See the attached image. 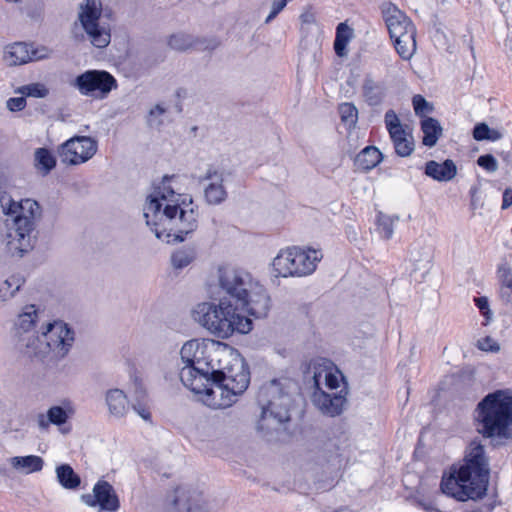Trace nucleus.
<instances>
[{"label": "nucleus", "mask_w": 512, "mask_h": 512, "mask_svg": "<svg viewBox=\"0 0 512 512\" xmlns=\"http://www.w3.org/2000/svg\"><path fill=\"white\" fill-rule=\"evenodd\" d=\"M340 118L343 124L349 129L355 128L358 122V110L353 103L345 102L338 108Z\"/></svg>", "instance_id": "79ce46f5"}, {"label": "nucleus", "mask_w": 512, "mask_h": 512, "mask_svg": "<svg viewBox=\"0 0 512 512\" xmlns=\"http://www.w3.org/2000/svg\"><path fill=\"white\" fill-rule=\"evenodd\" d=\"M166 109L161 105H156L154 108L150 110L151 117H159L165 113Z\"/></svg>", "instance_id": "bf43d9fd"}, {"label": "nucleus", "mask_w": 512, "mask_h": 512, "mask_svg": "<svg viewBox=\"0 0 512 512\" xmlns=\"http://www.w3.org/2000/svg\"><path fill=\"white\" fill-rule=\"evenodd\" d=\"M34 161L36 169L42 174H48L56 165L53 154L45 148H39L35 151Z\"/></svg>", "instance_id": "ea45409f"}, {"label": "nucleus", "mask_w": 512, "mask_h": 512, "mask_svg": "<svg viewBox=\"0 0 512 512\" xmlns=\"http://www.w3.org/2000/svg\"><path fill=\"white\" fill-rule=\"evenodd\" d=\"M363 95L370 105H377L384 96L383 87L371 77H366L362 86Z\"/></svg>", "instance_id": "4c0bfd02"}, {"label": "nucleus", "mask_w": 512, "mask_h": 512, "mask_svg": "<svg viewBox=\"0 0 512 512\" xmlns=\"http://www.w3.org/2000/svg\"><path fill=\"white\" fill-rule=\"evenodd\" d=\"M419 505L428 512H439V510L434 506L432 502L419 501Z\"/></svg>", "instance_id": "13d9d810"}, {"label": "nucleus", "mask_w": 512, "mask_h": 512, "mask_svg": "<svg viewBox=\"0 0 512 512\" xmlns=\"http://www.w3.org/2000/svg\"><path fill=\"white\" fill-rule=\"evenodd\" d=\"M195 258L191 250H178L171 256L172 266L176 269L187 267Z\"/></svg>", "instance_id": "a18cd8bd"}, {"label": "nucleus", "mask_w": 512, "mask_h": 512, "mask_svg": "<svg viewBox=\"0 0 512 512\" xmlns=\"http://www.w3.org/2000/svg\"><path fill=\"white\" fill-rule=\"evenodd\" d=\"M489 127L485 123H480L475 126L473 130V137L477 141L487 140Z\"/></svg>", "instance_id": "603ef678"}, {"label": "nucleus", "mask_w": 512, "mask_h": 512, "mask_svg": "<svg viewBox=\"0 0 512 512\" xmlns=\"http://www.w3.org/2000/svg\"><path fill=\"white\" fill-rule=\"evenodd\" d=\"M313 381L315 389H323V384L328 390H335L340 387V380L344 383L345 379L341 371L335 364L326 359L319 358L313 364Z\"/></svg>", "instance_id": "6ab92c4d"}, {"label": "nucleus", "mask_w": 512, "mask_h": 512, "mask_svg": "<svg viewBox=\"0 0 512 512\" xmlns=\"http://www.w3.org/2000/svg\"><path fill=\"white\" fill-rule=\"evenodd\" d=\"M55 472L57 480L63 488L74 490L80 486L81 479L69 464L57 466Z\"/></svg>", "instance_id": "f704fd0d"}, {"label": "nucleus", "mask_w": 512, "mask_h": 512, "mask_svg": "<svg viewBox=\"0 0 512 512\" xmlns=\"http://www.w3.org/2000/svg\"><path fill=\"white\" fill-rule=\"evenodd\" d=\"M477 431L486 438L506 437L512 424V394L497 390L486 395L475 411Z\"/></svg>", "instance_id": "39448f33"}, {"label": "nucleus", "mask_w": 512, "mask_h": 512, "mask_svg": "<svg viewBox=\"0 0 512 512\" xmlns=\"http://www.w3.org/2000/svg\"><path fill=\"white\" fill-rule=\"evenodd\" d=\"M72 85L82 95L104 98L116 87V80L106 71L89 70L77 76Z\"/></svg>", "instance_id": "ddd939ff"}, {"label": "nucleus", "mask_w": 512, "mask_h": 512, "mask_svg": "<svg viewBox=\"0 0 512 512\" xmlns=\"http://www.w3.org/2000/svg\"><path fill=\"white\" fill-rule=\"evenodd\" d=\"M81 501L89 507H99L102 511L116 512L120 508L119 497L114 487L105 480L95 483L91 494L81 495Z\"/></svg>", "instance_id": "dca6fc26"}, {"label": "nucleus", "mask_w": 512, "mask_h": 512, "mask_svg": "<svg viewBox=\"0 0 512 512\" xmlns=\"http://www.w3.org/2000/svg\"><path fill=\"white\" fill-rule=\"evenodd\" d=\"M171 177H164L146 197L143 214L147 226L166 243L183 241L197 227V213L190 195L176 193Z\"/></svg>", "instance_id": "f257e3e1"}, {"label": "nucleus", "mask_w": 512, "mask_h": 512, "mask_svg": "<svg viewBox=\"0 0 512 512\" xmlns=\"http://www.w3.org/2000/svg\"><path fill=\"white\" fill-rule=\"evenodd\" d=\"M38 319L39 310L33 304L25 305L17 315L12 330V341L17 349L42 348L40 337L34 332Z\"/></svg>", "instance_id": "9b49d317"}, {"label": "nucleus", "mask_w": 512, "mask_h": 512, "mask_svg": "<svg viewBox=\"0 0 512 512\" xmlns=\"http://www.w3.org/2000/svg\"><path fill=\"white\" fill-rule=\"evenodd\" d=\"M323 258L320 249L291 246L281 249L272 259L271 272L275 277L302 278L312 275Z\"/></svg>", "instance_id": "423d86ee"}, {"label": "nucleus", "mask_w": 512, "mask_h": 512, "mask_svg": "<svg viewBox=\"0 0 512 512\" xmlns=\"http://www.w3.org/2000/svg\"><path fill=\"white\" fill-rule=\"evenodd\" d=\"M16 92L23 96L35 98H45L49 94L48 88L42 83H31L21 86Z\"/></svg>", "instance_id": "c03bdc74"}, {"label": "nucleus", "mask_w": 512, "mask_h": 512, "mask_svg": "<svg viewBox=\"0 0 512 512\" xmlns=\"http://www.w3.org/2000/svg\"><path fill=\"white\" fill-rule=\"evenodd\" d=\"M184 366L180 370V380L187 387L197 400L203 396L210 383L217 377L216 364L211 354L203 358H189L181 354Z\"/></svg>", "instance_id": "1a4fd4ad"}, {"label": "nucleus", "mask_w": 512, "mask_h": 512, "mask_svg": "<svg viewBox=\"0 0 512 512\" xmlns=\"http://www.w3.org/2000/svg\"><path fill=\"white\" fill-rule=\"evenodd\" d=\"M38 335L41 340L39 345H42V348L38 349L39 352H43L44 349L50 351H68L72 348L74 343V332L61 320L44 324Z\"/></svg>", "instance_id": "2eb2a0df"}, {"label": "nucleus", "mask_w": 512, "mask_h": 512, "mask_svg": "<svg viewBox=\"0 0 512 512\" xmlns=\"http://www.w3.org/2000/svg\"><path fill=\"white\" fill-rule=\"evenodd\" d=\"M487 140L496 141L501 139L502 134L498 130L495 129H489Z\"/></svg>", "instance_id": "052dcab7"}, {"label": "nucleus", "mask_w": 512, "mask_h": 512, "mask_svg": "<svg viewBox=\"0 0 512 512\" xmlns=\"http://www.w3.org/2000/svg\"><path fill=\"white\" fill-rule=\"evenodd\" d=\"M288 0H277L272 3L271 11L265 20V23H269L273 20L287 5Z\"/></svg>", "instance_id": "3c124183"}, {"label": "nucleus", "mask_w": 512, "mask_h": 512, "mask_svg": "<svg viewBox=\"0 0 512 512\" xmlns=\"http://www.w3.org/2000/svg\"><path fill=\"white\" fill-rule=\"evenodd\" d=\"M477 164L488 172H495L498 169V162L491 154L482 155L478 158Z\"/></svg>", "instance_id": "de8ad7c7"}, {"label": "nucleus", "mask_w": 512, "mask_h": 512, "mask_svg": "<svg viewBox=\"0 0 512 512\" xmlns=\"http://www.w3.org/2000/svg\"><path fill=\"white\" fill-rule=\"evenodd\" d=\"M335 512H349L347 508H339Z\"/></svg>", "instance_id": "680f3d73"}, {"label": "nucleus", "mask_w": 512, "mask_h": 512, "mask_svg": "<svg viewBox=\"0 0 512 512\" xmlns=\"http://www.w3.org/2000/svg\"><path fill=\"white\" fill-rule=\"evenodd\" d=\"M136 413L145 421H150L151 419V413L148 409L142 406H134L133 407Z\"/></svg>", "instance_id": "6e6d98bb"}, {"label": "nucleus", "mask_w": 512, "mask_h": 512, "mask_svg": "<svg viewBox=\"0 0 512 512\" xmlns=\"http://www.w3.org/2000/svg\"><path fill=\"white\" fill-rule=\"evenodd\" d=\"M87 40L97 48H105L111 40L110 25L104 19L100 0H82L77 6V18Z\"/></svg>", "instance_id": "6e6552de"}, {"label": "nucleus", "mask_w": 512, "mask_h": 512, "mask_svg": "<svg viewBox=\"0 0 512 512\" xmlns=\"http://www.w3.org/2000/svg\"><path fill=\"white\" fill-rule=\"evenodd\" d=\"M395 219L391 215L379 213L376 221V232L380 238L388 240L394 233Z\"/></svg>", "instance_id": "a19ab883"}, {"label": "nucleus", "mask_w": 512, "mask_h": 512, "mask_svg": "<svg viewBox=\"0 0 512 512\" xmlns=\"http://www.w3.org/2000/svg\"><path fill=\"white\" fill-rule=\"evenodd\" d=\"M425 174L436 181L448 182L455 178L457 167L450 159L441 163L431 160L425 165Z\"/></svg>", "instance_id": "a878e982"}, {"label": "nucleus", "mask_w": 512, "mask_h": 512, "mask_svg": "<svg viewBox=\"0 0 512 512\" xmlns=\"http://www.w3.org/2000/svg\"><path fill=\"white\" fill-rule=\"evenodd\" d=\"M24 284V278L19 274H12L0 283V302H7L15 296L21 286Z\"/></svg>", "instance_id": "e433bc0d"}, {"label": "nucleus", "mask_w": 512, "mask_h": 512, "mask_svg": "<svg viewBox=\"0 0 512 512\" xmlns=\"http://www.w3.org/2000/svg\"><path fill=\"white\" fill-rule=\"evenodd\" d=\"M421 129L424 134L423 144L428 147L434 146L442 134L440 123L431 117H426L422 120Z\"/></svg>", "instance_id": "c9c22d12"}, {"label": "nucleus", "mask_w": 512, "mask_h": 512, "mask_svg": "<svg viewBox=\"0 0 512 512\" xmlns=\"http://www.w3.org/2000/svg\"><path fill=\"white\" fill-rule=\"evenodd\" d=\"M412 104L418 116L424 117L433 111V105L419 94L413 97Z\"/></svg>", "instance_id": "49530a36"}, {"label": "nucleus", "mask_w": 512, "mask_h": 512, "mask_svg": "<svg viewBox=\"0 0 512 512\" xmlns=\"http://www.w3.org/2000/svg\"><path fill=\"white\" fill-rule=\"evenodd\" d=\"M217 359V377L225 383L236 398L242 395L250 384V371L242 354H223Z\"/></svg>", "instance_id": "9d476101"}, {"label": "nucleus", "mask_w": 512, "mask_h": 512, "mask_svg": "<svg viewBox=\"0 0 512 512\" xmlns=\"http://www.w3.org/2000/svg\"><path fill=\"white\" fill-rule=\"evenodd\" d=\"M51 354L49 353H46V354H42L43 358H47L48 356H50ZM44 361V359H42Z\"/></svg>", "instance_id": "e2e57ef3"}, {"label": "nucleus", "mask_w": 512, "mask_h": 512, "mask_svg": "<svg viewBox=\"0 0 512 512\" xmlns=\"http://www.w3.org/2000/svg\"><path fill=\"white\" fill-rule=\"evenodd\" d=\"M97 141L88 136H75L64 142L58 152L62 163L80 165L90 160L97 152Z\"/></svg>", "instance_id": "4468645a"}, {"label": "nucleus", "mask_w": 512, "mask_h": 512, "mask_svg": "<svg viewBox=\"0 0 512 512\" xmlns=\"http://www.w3.org/2000/svg\"><path fill=\"white\" fill-rule=\"evenodd\" d=\"M68 413H73V410L70 408L67 411L61 406H52L47 411V418H45L44 415L39 416L38 424L42 429L47 428L49 424H54L57 426L63 425L69 418Z\"/></svg>", "instance_id": "72a5a7b5"}, {"label": "nucleus", "mask_w": 512, "mask_h": 512, "mask_svg": "<svg viewBox=\"0 0 512 512\" xmlns=\"http://www.w3.org/2000/svg\"><path fill=\"white\" fill-rule=\"evenodd\" d=\"M10 463L14 469L25 474L39 472L44 466V460L36 455L15 456L10 459Z\"/></svg>", "instance_id": "473e14b6"}, {"label": "nucleus", "mask_w": 512, "mask_h": 512, "mask_svg": "<svg viewBox=\"0 0 512 512\" xmlns=\"http://www.w3.org/2000/svg\"><path fill=\"white\" fill-rule=\"evenodd\" d=\"M169 512H206L202 503V494L189 487L176 488Z\"/></svg>", "instance_id": "4be33fe9"}, {"label": "nucleus", "mask_w": 512, "mask_h": 512, "mask_svg": "<svg viewBox=\"0 0 512 512\" xmlns=\"http://www.w3.org/2000/svg\"><path fill=\"white\" fill-rule=\"evenodd\" d=\"M348 394V385L344 386L338 392L329 393L323 389H314L312 402L315 407L324 415L335 417L340 415L346 404Z\"/></svg>", "instance_id": "a211bd4d"}, {"label": "nucleus", "mask_w": 512, "mask_h": 512, "mask_svg": "<svg viewBox=\"0 0 512 512\" xmlns=\"http://www.w3.org/2000/svg\"><path fill=\"white\" fill-rule=\"evenodd\" d=\"M36 52L30 51L28 45L24 43H14L6 47L4 60L9 66L25 64L31 60L40 59Z\"/></svg>", "instance_id": "bb28decb"}, {"label": "nucleus", "mask_w": 512, "mask_h": 512, "mask_svg": "<svg viewBox=\"0 0 512 512\" xmlns=\"http://www.w3.org/2000/svg\"><path fill=\"white\" fill-rule=\"evenodd\" d=\"M217 281L228 295L251 316L266 317L271 308L267 289L250 273L229 266L217 269Z\"/></svg>", "instance_id": "7ed1b4c3"}, {"label": "nucleus", "mask_w": 512, "mask_h": 512, "mask_svg": "<svg viewBox=\"0 0 512 512\" xmlns=\"http://www.w3.org/2000/svg\"><path fill=\"white\" fill-rule=\"evenodd\" d=\"M432 269V255L429 252L414 253L411 257L410 275L415 281L424 279Z\"/></svg>", "instance_id": "c756f323"}, {"label": "nucleus", "mask_w": 512, "mask_h": 512, "mask_svg": "<svg viewBox=\"0 0 512 512\" xmlns=\"http://www.w3.org/2000/svg\"><path fill=\"white\" fill-rule=\"evenodd\" d=\"M6 105L10 111H21L26 106V100L24 97L10 98Z\"/></svg>", "instance_id": "864d4df0"}, {"label": "nucleus", "mask_w": 512, "mask_h": 512, "mask_svg": "<svg viewBox=\"0 0 512 512\" xmlns=\"http://www.w3.org/2000/svg\"><path fill=\"white\" fill-rule=\"evenodd\" d=\"M202 180L208 182L204 186V197L208 204L217 205L226 199L227 192L223 185L222 173L214 168H209L202 176Z\"/></svg>", "instance_id": "5701e85b"}, {"label": "nucleus", "mask_w": 512, "mask_h": 512, "mask_svg": "<svg viewBox=\"0 0 512 512\" xmlns=\"http://www.w3.org/2000/svg\"><path fill=\"white\" fill-rule=\"evenodd\" d=\"M474 302H475L477 308L481 311L482 315L485 317V319H486L485 324H487L492 319V312L489 308L488 298L485 296L478 297V298L474 299Z\"/></svg>", "instance_id": "8fccbe9b"}, {"label": "nucleus", "mask_w": 512, "mask_h": 512, "mask_svg": "<svg viewBox=\"0 0 512 512\" xmlns=\"http://www.w3.org/2000/svg\"><path fill=\"white\" fill-rule=\"evenodd\" d=\"M1 206L3 212L8 216L13 226L21 231H32L36 222L41 218L42 209L37 201L27 198L16 201L10 197L2 198Z\"/></svg>", "instance_id": "f8f14e48"}, {"label": "nucleus", "mask_w": 512, "mask_h": 512, "mask_svg": "<svg viewBox=\"0 0 512 512\" xmlns=\"http://www.w3.org/2000/svg\"><path fill=\"white\" fill-rule=\"evenodd\" d=\"M489 483L488 460L484 446L472 441L464 463L450 468L441 480L440 488L444 494L458 501L479 500L487 492Z\"/></svg>", "instance_id": "f03ea898"}, {"label": "nucleus", "mask_w": 512, "mask_h": 512, "mask_svg": "<svg viewBox=\"0 0 512 512\" xmlns=\"http://www.w3.org/2000/svg\"><path fill=\"white\" fill-rule=\"evenodd\" d=\"M190 315L195 323L220 338H228L235 332L246 334L252 330V321L227 298L217 303L199 302L193 306Z\"/></svg>", "instance_id": "20e7f679"}, {"label": "nucleus", "mask_w": 512, "mask_h": 512, "mask_svg": "<svg viewBox=\"0 0 512 512\" xmlns=\"http://www.w3.org/2000/svg\"><path fill=\"white\" fill-rule=\"evenodd\" d=\"M385 125L393 141L396 153L407 157L414 151V141L411 133L404 128L399 117L393 110L385 113Z\"/></svg>", "instance_id": "f3484780"}, {"label": "nucleus", "mask_w": 512, "mask_h": 512, "mask_svg": "<svg viewBox=\"0 0 512 512\" xmlns=\"http://www.w3.org/2000/svg\"><path fill=\"white\" fill-rule=\"evenodd\" d=\"M105 401L109 413L117 418L123 417L128 409L126 394L120 389H110L106 392Z\"/></svg>", "instance_id": "c85d7f7f"}, {"label": "nucleus", "mask_w": 512, "mask_h": 512, "mask_svg": "<svg viewBox=\"0 0 512 512\" xmlns=\"http://www.w3.org/2000/svg\"><path fill=\"white\" fill-rule=\"evenodd\" d=\"M32 231L18 230L17 226L11 225L6 235L5 247L7 253L12 257H22L32 248Z\"/></svg>", "instance_id": "b1692460"}, {"label": "nucleus", "mask_w": 512, "mask_h": 512, "mask_svg": "<svg viewBox=\"0 0 512 512\" xmlns=\"http://www.w3.org/2000/svg\"><path fill=\"white\" fill-rule=\"evenodd\" d=\"M353 37V30L345 23H340L337 27L334 49L338 56L343 57L347 54L346 46Z\"/></svg>", "instance_id": "58836bf2"}, {"label": "nucleus", "mask_w": 512, "mask_h": 512, "mask_svg": "<svg viewBox=\"0 0 512 512\" xmlns=\"http://www.w3.org/2000/svg\"><path fill=\"white\" fill-rule=\"evenodd\" d=\"M204 405L212 409H225L232 406L236 401V396L223 383L219 377L210 383L200 400Z\"/></svg>", "instance_id": "412c9836"}, {"label": "nucleus", "mask_w": 512, "mask_h": 512, "mask_svg": "<svg viewBox=\"0 0 512 512\" xmlns=\"http://www.w3.org/2000/svg\"><path fill=\"white\" fill-rule=\"evenodd\" d=\"M512 205V190L506 189L503 194L502 208H508Z\"/></svg>", "instance_id": "4d7b16f0"}, {"label": "nucleus", "mask_w": 512, "mask_h": 512, "mask_svg": "<svg viewBox=\"0 0 512 512\" xmlns=\"http://www.w3.org/2000/svg\"><path fill=\"white\" fill-rule=\"evenodd\" d=\"M380 9L390 38L399 36L405 31L415 28L411 19L395 4L391 2H384Z\"/></svg>", "instance_id": "aec40b11"}, {"label": "nucleus", "mask_w": 512, "mask_h": 512, "mask_svg": "<svg viewBox=\"0 0 512 512\" xmlns=\"http://www.w3.org/2000/svg\"><path fill=\"white\" fill-rule=\"evenodd\" d=\"M300 20L304 24H313L316 21V17L310 9H307L300 15Z\"/></svg>", "instance_id": "5fc2aeb1"}, {"label": "nucleus", "mask_w": 512, "mask_h": 512, "mask_svg": "<svg viewBox=\"0 0 512 512\" xmlns=\"http://www.w3.org/2000/svg\"><path fill=\"white\" fill-rule=\"evenodd\" d=\"M417 30L416 27L405 31L399 36L390 38L397 54L405 61L411 60L417 51L416 43Z\"/></svg>", "instance_id": "393cba45"}, {"label": "nucleus", "mask_w": 512, "mask_h": 512, "mask_svg": "<svg viewBox=\"0 0 512 512\" xmlns=\"http://www.w3.org/2000/svg\"><path fill=\"white\" fill-rule=\"evenodd\" d=\"M499 280V298L502 303L512 307V267L501 263L497 268Z\"/></svg>", "instance_id": "cd10ccee"}, {"label": "nucleus", "mask_w": 512, "mask_h": 512, "mask_svg": "<svg viewBox=\"0 0 512 512\" xmlns=\"http://www.w3.org/2000/svg\"><path fill=\"white\" fill-rule=\"evenodd\" d=\"M382 160L383 155L377 147L367 146L357 155L355 165L358 169L369 171L378 166Z\"/></svg>", "instance_id": "2f4dec72"}, {"label": "nucleus", "mask_w": 512, "mask_h": 512, "mask_svg": "<svg viewBox=\"0 0 512 512\" xmlns=\"http://www.w3.org/2000/svg\"><path fill=\"white\" fill-rule=\"evenodd\" d=\"M226 348V344L210 338H197L185 342L181 352H221Z\"/></svg>", "instance_id": "7c9ffc66"}, {"label": "nucleus", "mask_w": 512, "mask_h": 512, "mask_svg": "<svg viewBox=\"0 0 512 512\" xmlns=\"http://www.w3.org/2000/svg\"><path fill=\"white\" fill-rule=\"evenodd\" d=\"M257 402L261 407V418L258 428H273L290 420L291 397L283 392L280 383L272 380L261 386L257 395Z\"/></svg>", "instance_id": "0eeeda50"}, {"label": "nucleus", "mask_w": 512, "mask_h": 512, "mask_svg": "<svg viewBox=\"0 0 512 512\" xmlns=\"http://www.w3.org/2000/svg\"><path fill=\"white\" fill-rule=\"evenodd\" d=\"M168 45L174 50L185 51L193 47L194 41L190 35L177 33L169 37Z\"/></svg>", "instance_id": "37998d69"}, {"label": "nucleus", "mask_w": 512, "mask_h": 512, "mask_svg": "<svg viewBox=\"0 0 512 512\" xmlns=\"http://www.w3.org/2000/svg\"><path fill=\"white\" fill-rule=\"evenodd\" d=\"M477 348L482 352H497L500 350V345L493 338L486 337L477 341Z\"/></svg>", "instance_id": "09e8293b"}]
</instances>
